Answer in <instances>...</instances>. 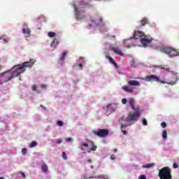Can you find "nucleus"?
Returning a JSON list of instances; mask_svg holds the SVG:
<instances>
[{
	"label": "nucleus",
	"instance_id": "obj_1",
	"mask_svg": "<svg viewBox=\"0 0 179 179\" xmlns=\"http://www.w3.org/2000/svg\"><path fill=\"white\" fill-rule=\"evenodd\" d=\"M23 73H24V70L20 64H17L14 66L11 69L0 73V78H3L4 82L6 83L12 80L13 78H16Z\"/></svg>",
	"mask_w": 179,
	"mask_h": 179
},
{
	"label": "nucleus",
	"instance_id": "obj_2",
	"mask_svg": "<svg viewBox=\"0 0 179 179\" xmlns=\"http://www.w3.org/2000/svg\"><path fill=\"white\" fill-rule=\"evenodd\" d=\"M23 73H24V70L20 64H17L14 66L11 69L0 73V78H3L4 82L6 83L12 80L13 78H16Z\"/></svg>",
	"mask_w": 179,
	"mask_h": 179
},
{
	"label": "nucleus",
	"instance_id": "obj_3",
	"mask_svg": "<svg viewBox=\"0 0 179 179\" xmlns=\"http://www.w3.org/2000/svg\"><path fill=\"white\" fill-rule=\"evenodd\" d=\"M129 103L132 110H134L135 112L134 113H129L127 118L122 117L120 119V122H121V121H123V122H131V121H136V118H138V117H141V115L142 114L139 106H135V100H134V99H130Z\"/></svg>",
	"mask_w": 179,
	"mask_h": 179
},
{
	"label": "nucleus",
	"instance_id": "obj_4",
	"mask_svg": "<svg viewBox=\"0 0 179 179\" xmlns=\"http://www.w3.org/2000/svg\"><path fill=\"white\" fill-rule=\"evenodd\" d=\"M146 82H157V83H162V85H171V86H174L177 82H178L179 78H176L175 81H171L167 83L163 80H160V78L156 75H150L145 77Z\"/></svg>",
	"mask_w": 179,
	"mask_h": 179
},
{
	"label": "nucleus",
	"instance_id": "obj_5",
	"mask_svg": "<svg viewBox=\"0 0 179 179\" xmlns=\"http://www.w3.org/2000/svg\"><path fill=\"white\" fill-rule=\"evenodd\" d=\"M158 50L163 54H166L170 58H174V57H178L179 55V52L171 46H160L158 48Z\"/></svg>",
	"mask_w": 179,
	"mask_h": 179
},
{
	"label": "nucleus",
	"instance_id": "obj_6",
	"mask_svg": "<svg viewBox=\"0 0 179 179\" xmlns=\"http://www.w3.org/2000/svg\"><path fill=\"white\" fill-rule=\"evenodd\" d=\"M159 177L160 179H173L171 176V169L168 166H165L159 171Z\"/></svg>",
	"mask_w": 179,
	"mask_h": 179
},
{
	"label": "nucleus",
	"instance_id": "obj_7",
	"mask_svg": "<svg viewBox=\"0 0 179 179\" xmlns=\"http://www.w3.org/2000/svg\"><path fill=\"white\" fill-rule=\"evenodd\" d=\"M108 129H101L98 131H94V135L96 136H99V138H106V136H108Z\"/></svg>",
	"mask_w": 179,
	"mask_h": 179
},
{
	"label": "nucleus",
	"instance_id": "obj_8",
	"mask_svg": "<svg viewBox=\"0 0 179 179\" xmlns=\"http://www.w3.org/2000/svg\"><path fill=\"white\" fill-rule=\"evenodd\" d=\"M36 59H30L29 62H25L20 65H21V67H22L24 72H26V68H33V65H34Z\"/></svg>",
	"mask_w": 179,
	"mask_h": 179
},
{
	"label": "nucleus",
	"instance_id": "obj_9",
	"mask_svg": "<svg viewBox=\"0 0 179 179\" xmlns=\"http://www.w3.org/2000/svg\"><path fill=\"white\" fill-rule=\"evenodd\" d=\"M145 38H142L141 39V43L143 47H147L150 43H152L153 41V38H152L150 36H144Z\"/></svg>",
	"mask_w": 179,
	"mask_h": 179
},
{
	"label": "nucleus",
	"instance_id": "obj_10",
	"mask_svg": "<svg viewBox=\"0 0 179 179\" xmlns=\"http://www.w3.org/2000/svg\"><path fill=\"white\" fill-rule=\"evenodd\" d=\"M117 110V105L114 103H110L107 106L106 108V115H110V114H112V113H114Z\"/></svg>",
	"mask_w": 179,
	"mask_h": 179
},
{
	"label": "nucleus",
	"instance_id": "obj_11",
	"mask_svg": "<svg viewBox=\"0 0 179 179\" xmlns=\"http://www.w3.org/2000/svg\"><path fill=\"white\" fill-rule=\"evenodd\" d=\"M109 50H110V51H113L115 52V54H117V55H120L121 57H124V53L122 52L121 49H120V48L111 47V48H109Z\"/></svg>",
	"mask_w": 179,
	"mask_h": 179
},
{
	"label": "nucleus",
	"instance_id": "obj_12",
	"mask_svg": "<svg viewBox=\"0 0 179 179\" xmlns=\"http://www.w3.org/2000/svg\"><path fill=\"white\" fill-rule=\"evenodd\" d=\"M145 33L141 31H135L133 38L136 40H138V38H141V37H144Z\"/></svg>",
	"mask_w": 179,
	"mask_h": 179
},
{
	"label": "nucleus",
	"instance_id": "obj_13",
	"mask_svg": "<svg viewBox=\"0 0 179 179\" xmlns=\"http://www.w3.org/2000/svg\"><path fill=\"white\" fill-rule=\"evenodd\" d=\"M127 127H129V124L127 123H122L121 122V127L120 129L122 131V132L123 133V135H127L128 131H125V128H127Z\"/></svg>",
	"mask_w": 179,
	"mask_h": 179
},
{
	"label": "nucleus",
	"instance_id": "obj_14",
	"mask_svg": "<svg viewBox=\"0 0 179 179\" xmlns=\"http://www.w3.org/2000/svg\"><path fill=\"white\" fill-rule=\"evenodd\" d=\"M146 24H149V19H148V17H143L140 21V27H143V26H146Z\"/></svg>",
	"mask_w": 179,
	"mask_h": 179
},
{
	"label": "nucleus",
	"instance_id": "obj_15",
	"mask_svg": "<svg viewBox=\"0 0 179 179\" xmlns=\"http://www.w3.org/2000/svg\"><path fill=\"white\" fill-rule=\"evenodd\" d=\"M75 12H76V18L77 20H81L85 17V15H81L80 13L78 10V8L75 7Z\"/></svg>",
	"mask_w": 179,
	"mask_h": 179
},
{
	"label": "nucleus",
	"instance_id": "obj_16",
	"mask_svg": "<svg viewBox=\"0 0 179 179\" xmlns=\"http://www.w3.org/2000/svg\"><path fill=\"white\" fill-rule=\"evenodd\" d=\"M106 58L107 59H108V61L110 62V64H113V65H114V66H115V68H118V65L117 64V62H115V60H114V59H113L111 57H110L109 55H106Z\"/></svg>",
	"mask_w": 179,
	"mask_h": 179
},
{
	"label": "nucleus",
	"instance_id": "obj_17",
	"mask_svg": "<svg viewBox=\"0 0 179 179\" xmlns=\"http://www.w3.org/2000/svg\"><path fill=\"white\" fill-rule=\"evenodd\" d=\"M22 33L24 34H27V37H30V36H31V31L29 28H27V29H26V28H23Z\"/></svg>",
	"mask_w": 179,
	"mask_h": 179
},
{
	"label": "nucleus",
	"instance_id": "obj_18",
	"mask_svg": "<svg viewBox=\"0 0 179 179\" xmlns=\"http://www.w3.org/2000/svg\"><path fill=\"white\" fill-rule=\"evenodd\" d=\"M128 85H129V86H139L140 83L138 81L131 80L128 81Z\"/></svg>",
	"mask_w": 179,
	"mask_h": 179
},
{
	"label": "nucleus",
	"instance_id": "obj_19",
	"mask_svg": "<svg viewBox=\"0 0 179 179\" xmlns=\"http://www.w3.org/2000/svg\"><path fill=\"white\" fill-rule=\"evenodd\" d=\"M122 89L124 90V92H127V93H132L134 92V90L132 88L127 85H124L122 87Z\"/></svg>",
	"mask_w": 179,
	"mask_h": 179
},
{
	"label": "nucleus",
	"instance_id": "obj_20",
	"mask_svg": "<svg viewBox=\"0 0 179 179\" xmlns=\"http://www.w3.org/2000/svg\"><path fill=\"white\" fill-rule=\"evenodd\" d=\"M158 68H159L160 69H164V71H166V72H171V71H170V68H169V66L159 65L158 66Z\"/></svg>",
	"mask_w": 179,
	"mask_h": 179
},
{
	"label": "nucleus",
	"instance_id": "obj_21",
	"mask_svg": "<svg viewBox=\"0 0 179 179\" xmlns=\"http://www.w3.org/2000/svg\"><path fill=\"white\" fill-rule=\"evenodd\" d=\"M41 170L43 173H47V171H48V166L45 164H42Z\"/></svg>",
	"mask_w": 179,
	"mask_h": 179
},
{
	"label": "nucleus",
	"instance_id": "obj_22",
	"mask_svg": "<svg viewBox=\"0 0 179 179\" xmlns=\"http://www.w3.org/2000/svg\"><path fill=\"white\" fill-rule=\"evenodd\" d=\"M0 40H3V43H9V38L6 37L5 35L1 36Z\"/></svg>",
	"mask_w": 179,
	"mask_h": 179
},
{
	"label": "nucleus",
	"instance_id": "obj_23",
	"mask_svg": "<svg viewBox=\"0 0 179 179\" xmlns=\"http://www.w3.org/2000/svg\"><path fill=\"white\" fill-rule=\"evenodd\" d=\"M155 166V163H150L148 164L147 165H143V169H150L151 167H153Z\"/></svg>",
	"mask_w": 179,
	"mask_h": 179
},
{
	"label": "nucleus",
	"instance_id": "obj_24",
	"mask_svg": "<svg viewBox=\"0 0 179 179\" xmlns=\"http://www.w3.org/2000/svg\"><path fill=\"white\" fill-rule=\"evenodd\" d=\"M92 143V146L91 148H90V150H92V152H95V150H96L97 149V146L94 145V143H93V141H90Z\"/></svg>",
	"mask_w": 179,
	"mask_h": 179
},
{
	"label": "nucleus",
	"instance_id": "obj_25",
	"mask_svg": "<svg viewBox=\"0 0 179 179\" xmlns=\"http://www.w3.org/2000/svg\"><path fill=\"white\" fill-rule=\"evenodd\" d=\"M56 35H57V34L55 32H52V31H50L48 34V37H50L51 38H52V37H55Z\"/></svg>",
	"mask_w": 179,
	"mask_h": 179
},
{
	"label": "nucleus",
	"instance_id": "obj_26",
	"mask_svg": "<svg viewBox=\"0 0 179 179\" xmlns=\"http://www.w3.org/2000/svg\"><path fill=\"white\" fill-rule=\"evenodd\" d=\"M162 138L164 139H167V131L164 130L162 133Z\"/></svg>",
	"mask_w": 179,
	"mask_h": 179
},
{
	"label": "nucleus",
	"instance_id": "obj_27",
	"mask_svg": "<svg viewBox=\"0 0 179 179\" xmlns=\"http://www.w3.org/2000/svg\"><path fill=\"white\" fill-rule=\"evenodd\" d=\"M37 145V142L36 141H32L30 145H29V148H36V145Z\"/></svg>",
	"mask_w": 179,
	"mask_h": 179
},
{
	"label": "nucleus",
	"instance_id": "obj_28",
	"mask_svg": "<svg viewBox=\"0 0 179 179\" xmlns=\"http://www.w3.org/2000/svg\"><path fill=\"white\" fill-rule=\"evenodd\" d=\"M66 54H67V52H66V51H64V52L62 53V57H61L62 61H64V59H65V57H66Z\"/></svg>",
	"mask_w": 179,
	"mask_h": 179
},
{
	"label": "nucleus",
	"instance_id": "obj_29",
	"mask_svg": "<svg viewBox=\"0 0 179 179\" xmlns=\"http://www.w3.org/2000/svg\"><path fill=\"white\" fill-rule=\"evenodd\" d=\"M58 44V39L55 38L53 42L51 43V47H52V45H57Z\"/></svg>",
	"mask_w": 179,
	"mask_h": 179
},
{
	"label": "nucleus",
	"instance_id": "obj_30",
	"mask_svg": "<svg viewBox=\"0 0 179 179\" xmlns=\"http://www.w3.org/2000/svg\"><path fill=\"white\" fill-rule=\"evenodd\" d=\"M128 41H129V40H125V41H124V45L125 47H127V48H129V47H131V45H127V44L128 43Z\"/></svg>",
	"mask_w": 179,
	"mask_h": 179
},
{
	"label": "nucleus",
	"instance_id": "obj_31",
	"mask_svg": "<svg viewBox=\"0 0 179 179\" xmlns=\"http://www.w3.org/2000/svg\"><path fill=\"white\" fill-rule=\"evenodd\" d=\"M62 157L64 160H67L68 156L66 155V153L65 152H62Z\"/></svg>",
	"mask_w": 179,
	"mask_h": 179
},
{
	"label": "nucleus",
	"instance_id": "obj_32",
	"mask_svg": "<svg viewBox=\"0 0 179 179\" xmlns=\"http://www.w3.org/2000/svg\"><path fill=\"white\" fill-rule=\"evenodd\" d=\"M57 125L59 127H62V125H64V122H62L61 120L57 121Z\"/></svg>",
	"mask_w": 179,
	"mask_h": 179
},
{
	"label": "nucleus",
	"instance_id": "obj_33",
	"mask_svg": "<svg viewBox=\"0 0 179 179\" xmlns=\"http://www.w3.org/2000/svg\"><path fill=\"white\" fill-rule=\"evenodd\" d=\"M131 66L134 68L135 66H136V65H135V60H131Z\"/></svg>",
	"mask_w": 179,
	"mask_h": 179
},
{
	"label": "nucleus",
	"instance_id": "obj_34",
	"mask_svg": "<svg viewBox=\"0 0 179 179\" xmlns=\"http://www.w3.org/2000/svg\"><path fill=\"white\" fill-rule=\"evenodd\" d=\"M161 127L163 128H166L167 127V124L165 122L161 123Z\"/></svg>",
	"mask_w": 179,
	"mask_h": 179
},
{
	"label": "nucleus",
	"instance_id": "obj_35",
	"mask_svg": "<svg viewBox=\"0 0 179 179\" xmlns=\"http://www.w3.org/2000/svg\"><path fill=\"white\" fill-rule=\"evenodd\" d=\"M27 153V150L26 148H22V155H26Z\"/></svg>",
	"mask_w": 179,
	"mask_h": 179
},
{
	"label": "nucleus",
	"instance_id": "obj_36",
	"mask_svg": "<svg viewBox=\"0 0 179 179\" xmlns=\"http://www.w3.org/2000/svg\"><path fill=\"white\" fill-rule=\"evenodd\" d=\"M127 102H128V100H127V99L124 98L122 99V104H127Z\"/></svg>",
	"mask_w": 179,
	"mask_h": 179
},
{
	"label": "nucleus",
	"instance_id": "obj_37",
	"mask_svg": "<svg viewBox=\"0 0 179 179\" xmlns=\"http://www.w3.org/2000/svg\"><path fill=\"white\" fill-rule=\"evenodd\" d=\"M143 125H148V120H146V119L143 120Z\"/></svg>",
	"mask_w": 179,
	"mask_h": 179
},
{
	"label": "nucleus",
	"instance_id": "obj_38",
	"mask_svg": "<svg viewBox=\"0 0 179 179\" xmlns=\"http://www.w3.org/2000/svg\"><path fill=\"white\" fill-rule=\"evenodd\" d=\"M81 145L84 146V148H88L89 147V145L86 143H82Z\"/></svg>",
	"mask_w": 179,
	"mask_h": 179
},
{
	"label": "nucleus",
	"instance_id": "obj_39",
	"mask_svg": "<svg viewBox=\"0 0 179 179\" xmlns=\"http://www.w3.org/2000/svg\"><path fill=\"white\" fill-rule=\"evenodd\" d=\"M173 169H178V164L177 163H173Z\"/></svg>",
	"mask_w": 179,
	"mask_h": 179
},
{
	"label": "nucleus",
	"instance_id": "obj_40",
	"mask_svg": "<svg viewBox=\"0 0 179 179\" xmlns=\"http://www.w3.org/2000/svg\"><path fill=\"white\" fill-rule=\"evenodd\" d=\"M32 90L36 91L37 90V85H34L31 87Z\"/></svg>",
	"mask_w": 179,
	"mask_h": 179
},
{
	"label": "nucleus",
	"instance_id": "obj_41",
	"mask_svg": "<svg viewBox=\"0 0 179 179\" xmlns=\"http://www.w3.org/2000/svg\"><path fill=\"white\" fill-rule=\"evenodd\" d=\"M138 179H146V176L141 175V176H139Z\"/></svg>",
	"mask_w": 179,
	"mask_h": 179
},
{
	"label": "nucleus",
	"instance_id": "obj_42",
	"mask_svg": "<svg viewBox=\"0 0 179 179\" xmlns=\"http://www.w3.org/2000/svg\"><path fill=\"white\" fill-rule=\"evenodd\" d=\"M110 159H111V160H115V159H116L115 155H111Z\"/></svg>",
	"mask_w": 179,
	"mask_h": 179
},
{
	"label": "nucleus",
	"instance_id": "obj_43",
	"mask_svg": "<svg viewBox=\"0 0 179 179\" xmlns=\"http://www.w3.org/2000/svg\"><path fill=\"white\" fill-rule=\"evenodd\" d=\"M80 5H89V3L87 2L83 3V1H81Z\"/></svg>",
	"mask_w": 179,
	"mask_h": 179
},
{
	"label": "nucleus",
	"instance_id": "obj_44",
	"mask_svg": "<svg viewBox=\"0 0 179 179\" xmlns=\"http://www.w3.org/2000/svg\"><path fill=\"white\" fill-rule=\"evenodd\" d=\"M90 22L92 23V24H94V23H96V21H94V20H93L92 18H90Z\"/></svg>",
	"mask_w": 179,
	"mask_h": 179
},
{
	"label": "nucleus",
	"instance_id": "obj_45",
	"mask_svg": "<svg viewBox=\"0 0 179 179\" xmlns=\"http://www.w3.org/2000/svg\"><path fill=\"white\" fill-rule=\"evenodd\" d=\"M71 141H72V138L69 137L66 138V142H71Z\"/></svg>",
	"mask_w": 179,
	"mask_h": 179
},
{
	"label": "nucleus",
	"instance_id": "obj_46",
	"mask_svg": "<svg viewBox=\"0 0 179 179\" xmlns=\"http://www.w3.org/2000/svg\"><path fill=\"white\" fill-rule=\"evenodd\" d=\"M41 86V87H43V89H45L47 87V85H45L44 84H42Z\"/></svg>",
	"mask_w": 179,
	"mask_h": 179
},
{
	"label": "nucleus",
	"instance_id": "obj_47",
	"mask_svg": "<svg viewBox=\"0 0 179 179\" xmlns=\"http://www.w3.org/2000/svg\"><path fill=\"white\" fill-rule=\"evenodd\" d=\"M41 108H43V110H47V108H45V106L41 105Z\"/></svg>",
	"mask_w": 179,
	"mask_h": 179
},
{
	"label": "nucleus",
	"instance_id": "obj_48",
	"mask_svg": "<svg viewBox=\"0 0 179 179\" xmlns=\"http://www.w3.org/2000/svg\"><path fill=\"white\" fill-rule=\"evenodd\" d=\"M3 83H6V82H5V79H3L2 82L0 81V85H3Z\"/></svg>",
	"mask_w": 179,
	"mask_h": 179
},
{
	"label": "nucleus",
	"instance_id": "obj_49",
	"mask_svg": "<svg viewBox=\"0 0 179 179\" xmlns=\"http://www.w3.org/2000/svg\"><path fill=\"white\" fill-rule=\"evenodd\" d=\"M21 175L22 176L23 178H26V175L24 174V173H22Z\"/></svg>",
	"mask_w": 179,
	"mask_h": 179
},
{
	"label": "nucleus",
	"instance_id": "obj_50",
	"mask_svg": "<svg viewBox=\"0 0 179 179\" xmlns=\"http://www.w3.org/2000/svg\"><path fill=\"white\" fill-rule=\"evenodd\" d=\"M78 66H80V69H82L83 65L82 64H78Z\"/></svg>",
	"mask_w": 179,
	"mask_h": 179
},
{
	"label": "nucleus",
	"instance_id": "obj_51",
	"mask_svg": "<svg viewBox=\"0 0 179 179\" xmlns=\"http://www.w3.org/2000/svg\"><path fill=\"white\" fill-rule=\"evenodd\" d=\"M60 143H62V140H59L57 141V144L59 145Z\"/></svg>",
	"mask_w": 179,
	"mask_h": 179
},
{
	"label": "nucleus",
	"instance_id": "obj_52",
	"mask_svg": "<svg viewBox=\"0 0 179 179\" xmlns=\"http://www.w3.org/2000/svg\"><path fill=\"white\" fill-rule=\"evenodd\" d=\"M172 75H178L177 72H174V71H171Z\"/></svg>",
	"mask_w": 179,
	"mask_h": 179
},
{
	"label": "nucleus",
	"instance_id": "obj_53",
	"mask_svg": "<svg viewBox=\"0 0 179 179\" xmlns=\"http://www.w3.org/2000/svg\"><path fill=\"white\" fill-rule=\"evenodd\" d=\"M113 152H114V153H117V152H118V150L117 149H114Z\"/></svg>",
	"mask_w": 179,
	"mask_h": 179
},
{
	"label": "nucleus",
	"instance_id": "obj_54",
	"mask_svg": "<svg viewBox=\"0 0 179 179\" xmlns=\"http://www.w3.org/2000/svg\"><path fill=\"white\" fill-rule=\"evenodd\" d=\"M88 163H92V159H87Z\"/></svg>",
	"mask_w": 179,
	"mask_h": 179
},
{
	"label": "nucleus",
	"instance_id": "obj_55",
	"mask_svg": "<svg viewBox=\"0 0 179 179\" xmlns=\"http://www.w3.org/2000/svg\"><path fill=\"white\" fill-rule=\"evenodd\" d=\"M99 22H103V18H101V17H99Z\"/></svg>",
	"mask_w": 179,
	"mask_h": 179
},
{
	"label": "nucleus",
	"instance_id": "obj_56",
	"mask_svg": "<svg viewBox=\"0 0 179 179\" xmlns=\"http://www.w3.org/2000/svg\"><path fill=\"white\" fill-rule=\"evenodd\" d=\"M24 27H27V24L24 23Z\"/></svg>",
	"mask_w": 179,
	"mask_h": 179
},
{
	"label": "nucleus",
	"instance_id": "obj_57",
	"mask_svg": "<svg viewBox=\"0 0 179 179\" xmlns=\"http://www.w3.org/2000/svg\"><path fill=\"white\" fill-rule=\"evenodd\" d=\"M2 69V66L0 65V71Z\"/></svg>",
	"mask_w": 179,
	"mask_h": 179
},
{
	"label": "nucleus",
	"instance_id": "obj_58",
	"mask_svg": "<svg viewBox=\"0 0 179 179\" xmlns=\"http://www.w3.org/2000/svg\"><path fill=\"white\" fill-rule=\"evenodd\" d=\"M81 150H84L83 147H81Z\"/></svg>",
	"mask_w": 179,
	"mask_h": 179
},
{
	"label": "nucleus",
	"instance_id": "obj_59",
	"mask_svg": "<svg viewBox=\"0 0 179 179\" xmlns=\"http://www.w3.org/2000/svg\"><path fill=\"white\" fill-rule=\"evenodd\" d=\"M113 38H115V36H113Z\"/></svg>",
	"mask_w": 179,
	"mask_h": 179
},
{
	"label": "nucleus",
	"instance_id": "obj_60",
	"mask_svg": "<svg viewBox=\"0 0 179 179\" xmlns=\"http://www.w3.org/2000/svg\"><path fill=\"white\" fill-rule=\"evenodd\" d=\"M84 155H86V152H83Z\"/></svg>",
	"mask_w": 179,
	"mask_h": 179
},
{
	"label": "nucleus",
	"instance_id": "obj_61",
	"mask_svg": "<svg viewBox=\"0 0 179 179\" xmlns=\"http://www.w3.org/2000/svg\"><path fill=\"white\" fill-rule=\"evenodd\" d=\"M0 179H3V177H1Z\"/></svg>",
	"mask_w": 179,
	"mask_h": 179
},
{
	"label": "nucleus",
	"instance_id": "obj_62",
	"mask_svg": "<svg viewBox=\"0 0 179 179\" xmlns=\"http://www.w3.org/2000/svg\"><path fill=\"white\" fill-rule=\"evenodd\" d=\"M90 27H92V24H90Z\"/></svg>",
	"mask_w": 179,
	"mask_h": 179
},
{
	"label": "nucleus",
	"instance_id": "obj_63",
	"mask_svg": "<svg viewBox=\"0 0 179 179\" xmlns=\"http://www.w3.org/2000/svg\"><path fill=\"white\" fill-rule=\"evenodd\" d=\"M95 1H101V0H95Z\"/></svg>",
	"mask_w": 179,
	"mask_h": 179
}]
</instances>
